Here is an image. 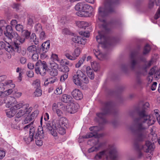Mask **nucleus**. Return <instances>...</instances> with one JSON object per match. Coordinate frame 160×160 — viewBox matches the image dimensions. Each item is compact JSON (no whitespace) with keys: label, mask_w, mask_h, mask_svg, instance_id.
Wrapping results in <instances>:
<instances>
[{"label":"nucleus","mask_w":160,"mask_h":160,"mask_svg":"<svg viewBox=\"0 0 160 160\" xmlns=\"http://www.w3.org/2000/svg\"><path fill=\"white\" fill-rule=\"evenodd\" d=\"M130 60L129 63V67L132 70L134 71L141 61L144 60L142 56H138L135 52H132L130 55Z\"/></svg>","instance_id":"nucleus-9"},{"label":"nucleus","mask_w":160,"mask_h":160,"mask_svg":"<svg viewBox=\"0 0 160 160\" xmlns=\"http://www.w3.org/2000/svg\"><path fill=\"white\" fill-rule=\"evenodd\" d=\"M50 45L48 41L45 42L37 49V52L39 53L41 59H44L47 57V52L50 48Z\"/></svg>","instance_id":"nucleus-13"},{"label":"nucleus","mask_w":160,"mask_h":160,"mask_svg":"<svg viewBox=\"0 0 160 160\" xmlns=\"http://www.w3.org/2000/svg\"><path fill=\"white\" fill-rule=\"evenodd\" d=\"M58 79L54 77L53 78H46L45 80L44 85L45 86H47L49 83H53L54 82L57 81Z\"/></svg>","instance_id":"nucleus-28"},{"label":"nucleus","mask_w":160,"mask_h":160,"mask_svg":"<svg viewBox=\"0 0 160 160\" xmlns=\"http://www.w3.org/2000/svg\"><path fill=\"white\" fill-rule=\"evenodd\" d=\"M45 127V126H44ZM46 128L48 130L53 136H57V131L60 134L63 135L66 132L65 128L66 127H57L55 122L46 123L45 126Z\"/></svg>","instance_id":"nucleus-8"},{"label":"nucleus","mask_w":160,"mask_h":160,"mask_svg":"<svg viewBox=\"0 0 160 160\" xmlns=\"http://www.w3.org/2000/svg\"><path fill=\"white\" fill-rule=\"evenodd\" d=\"M12 89H9L8 90L2 92V96H8L11 94L12 93Z\"/></svg>","instance_id":"nucleus-45"},{"label":"nucleus","mask_w":160,"mask_h":160,"mask_svg":"<svg viewBox=\"0 0 160 160\" xmlns=\"http://www.w3.org/2000/svg\"><path fill=\"white\" fill-rule=\"evenodd\" d=\"M51 58L54 61H59V58L58 56L55 54H52L51 56Z\"/></svg>","instance_id":"nucleus-51"},{"label":"nucleus","mask_w":160,"mask_h":160,"mask_svg":"<svg viewBox=\"0 0 160 160\" xmlns=\"http://www.w3.org/2000/svg\"><path fill=\"white\" fill-rule=\"evenodd\" d=\"M50 67L51 69H58V65L53 61H51L49 62Z\"/></svg>","instance_id":"nucleus-39"},{"label":"nucleus","mask_w":160,"mask_h":160,"mask_svg":"<svg viewBox=\"0 0 160 160\" xmlns=\"http://www.w3.org/2000/svg\"><path fill=\"white\" fill-rule=\"evenodd\" d=\"M150 49L151 48L150 46L148 44H147L144 47L143 54L144 55H146L149 52Z\"/></svg>","instance_id":"nucleus-38"},{"label":"nucleus","mask_w":160,"mask_h":160,"mask_svg":"<svg viewBox=\"0 0 160 160\" xmlns=\"http://www.w3.org/2000/svg\"><path fill=\"white\" fill-rule=\"evenodd\" d=\"M25 41V38H24L18 37L14 43L10 45L8 43L5 47V50L8 52L13 53V52H16L18 53L21 52V54L24 56L26 53V50L25 48L21 49L20 45L23 43Z\"/></svg>","instance_id":"nucleus-5"},{"label":"nucleus","mask_w":160,"mask_h":160,"mask_svg":"<svg viewBox=\"0 0 160 160\" xmlns=\"http://www.w3.org/2000/svg\"><path fill=\"white\" fill-rule=\"evenodd\" d=\"M155 1L154 0H150L148 4V8L150 9L152 8L154 6Z\"/></svg>","instance_id":"nucleus-55"},{"label":"nucleus","mask_w":160,"mask_h":160,"mask_svg":"<svg viewBox=\"0 0 160 160\" xmlns=\"http://www.w3.org/2000/svg\"><path fill=\"white\" fill-rule=\"evenodd\" d=\"M72 100V98L71 96L66 94L62 95L61 100L62 102L65 103L71 102Z\"/></svg>","instance_id":"nucleus-24"},{"label":"nucleus","mask_w":160,"mask_h":160,"mask_svg":"<svg viewBox=\"0 0 160 160\" xmlns=\"http://www.w3.org/2000/svg\"><path fill=\"white\" fill-rule=\"evenodd\" d=\"M12 97L10 96L6 97L5 96H1L0 97V103L2 105L3 103L7 102V100H10V98H12Z\"/></svg>","instance_id":"nucleus-30"},{"label":"nucleus","mask_w":160,"mask_h":160,"mask_svg":"<svg viewBox=\"0 0 160 160\" xmlns=\"http://www.w3.org/2000/svg\"><path fill=\"white\" fill-rule=\"evenodd\" d=\"M65 107L66 111L70 113H73L76 112L79 107L78 103L72 102L69 105L65 106Z\"/></svg>","instance_id":"nucleus-18"},{"label":"nucleus","mask_w":160,"mask_h":160,"mask_svg":"<svg viewBox=\"0 0 160 160\" xmlns=\"http://www.w3.org/2000/svg\"><path fill=\"white\" fill-rule=\"evenodd\" d=\"M35 129L32 126L30 128L29 130V136L28 137H25L24 139L27 144L33 140V138H38V137L40 138H43L44 135L43 131V128L39 126L38 128V133L35 132Z\"/></svg>","instance_id":"nucleus-6"},{"label":"nucleus","mask_w":160,"mask_h":160,"mask_svg":"<svg viewBox=\"0 0 160 160\" xmlns=\"http://www.w3.org/2000/svg\"><path fill=\"white\" fill-rule=\"evenodd\" d=\"M93 52L96 57L100 60H102L106 58V55L102 53L98 49H94Z\"/></svg>","instance_id":"nucleus-22"},{"label":"nucleus","mask_w":160,"mask_h":160,"mask_svg":"<svg viewBox=\"0 0 160 160\" xmlns=\"http://www.w3.org/2000/svg\"><path fill=\"white\" fill-rule=\"evenodd\" d=\"M156 67L152 68L150 70L149 72V74L150 75L154 74V77L157 78L159 79L160 78V68L156 69Z\"/></svg>","instance_id":"nucleus-21"},{"label":"nucleus","mask_w":160,"mask_h":160,"mask_svg":"<svg viewBox=\"0 0 160 160\" xmlns=\"http://www.w3.org/2000/svg\"><path fill=\"white\" fill-rule=\"evenodd\" d=\"M152 63V61L150 60L148 62H146L142 67L139 68L138 70L136 72V75L138 76L143 74L144 72L146 71L147 68L150 67Z\"/></svg>","instance_id":"nucleus-19"},{"label":"nucleus","mask_w":160,"mask_h":160,"mask_svg":"<svg viewBox=\"0 0 160 160\" xmlns=\"http://www.w3.org/2000/svg\"><path fill=\"white\" fill-rule=\"evenodd\" d=\"M60 109H61L64 112L66 111L65 106L62 102H58L57 104H53L52 106V111L53 112H55L59 117L63 115L62 112Z\"/></svg>","instance_id":"nucleus-16"},{"label":"nucleus","mask_w":160,"mask_h":160,"mask_svg":"<svg viewBox=\"0 0 160 160\" xmlns=\"http://www.w3.org/2000/svg\"><path fill=\"white\" fill-rule=\"evenodd\" d=\"M157 84V82H156L153 83L151 87V89L152 90L154 91L156 89Z\"/></svg>","instance_id":"nucleus-61"},{"label":"nucleus","mask_w":160,"mask_h":160,"mask_svg":"<svg viewBox=\"0 0 160 160\" xmlns=\"http://www.w3.org/2000/svg\"><path fill=\"white\" fill-rule=\"evenodd\" d=\"M77 26L79 28L85 29L89 26V23L84 21H78L76 22Z\"/></svg>","instance_id":"nucleus-26"},{"label":"nucleus","mask_w":160,"mask_h":160,"mask_svg":"<svg viewBox=\"0 0 160 160\" xmlns=\"http://www.w3.org/2000/svg\"><path fill=\"white\" fill-rule=\"evenodd\" d=\"M86 57V55H84L82 58L80 59L78 62L76 64L75 67L76 68H79L83 63Z\"/></svg>","instance_id":"nucleus-29"},{"label":"nucleus","mask_w":160,"mask_h":160,"mask_svg":"<svg viewBox=\"0 0 160 160\" xmlns=\"http://www.w3.org/2000/svg\"><path fill=\"white\" fill-rule=\"evenodd\" d=\"M28 67L30 69H33L34 68V64L31 63H29L28 65Z\"/></svg>","instance_id":"nucleus-63"},{"label":"nucleus","mask_w":160,"mask_h":160,"mask_svg":"<svg viewBox=\"0 0 160 160\" xmlns=\"http://www.w3.org/2000/svg\"><path fill=\"white\" fill-rule=\"evenodd\" d=\"M32 85L35 88H40V81L39 79H37L33 81L32 84Z\"/></svg>","instance_id":"nucleus-37"},{"label":"nucleus","mask_w":160,"mask_h":160,"mask_svg":"<svg viewBox=\"0 0 160 160\" xmlns=\"http://www.w3.org/2000/svg\"><path fill=\"white\" fill-rule=\"evenodd\" d=\"M68 73H65L61 76L60 80L62 82H64L68 77Z\"/></svg>","instance_id":"nucleus-50"},{"label":"nucleus","mask_w":160,"mask_h":160,"mask_svg":"<svg viewBox=\"0 0 160 160\" xmlns=\"http://www.w3.org/2000/svg\"><path fill=\"white\" fill-rule=\"evenodd\" d=\"M79 34L84 37L74 36L72 38V41L79 44L85 45L86 42V39L85 37H88L89 36V32H88L81 31L79 32Z\"/></svg>","instance_id":"nucleus-11"},{"label":"nucleus","mask_w":160,"mask_h":160,"mask_svg":"<svg viewBox=\"0 0 160 160\" xmlns=\"http://www.w3.org/2000/svg\"><path fill=\"white\" fill-rule=\"evenodd\" d=\"M24 105L22 103H19L15 105L13 108H15L16 109H18L21 108H23Z\"/></svg>","instance_id":"nucleus-47"},{"label":"nucleus","mask_w":160,"mask_h":160,"mask_svg":"<svg viewBox=\"0 0 160 160\" xmlns=\"http://www.w3.org/2000/svg\"><path fill=\"white\" fill-rule=\"evenodd\" d=\"M6 103V107L7 108H9L11 106L12 102L10 100H7V102Z\"/></svg>","instance_id":"nucleus-62"},{"label":"nucleus","mask_w":160,"mask_h":160,"mask_svg":"<svg viewBox=\"0 0 160 160\" xmlns=\"http://www.w3.org/2000/svg\"><path fill=\"white\" fill-rule=\"evenodd\" d=\"M16 30L19 32H22L23 31V27L22 25L18 24H17L15 26Z\"/></svg>","instance_id":"nucleus-44"},{"label":"nucleus","mask_w":160,"mask_h":160,"mask_svg":"<svg viewBox=\"0 0 160 160\" xmlns=\"http://www.w3.org/2000/svg\"><path fill=\"white\" fill-rule=\"evenodd\" d=\"M34 93L35 96L39 97L42 94V91L40 88H37L36 89Z\"/></svg>","instance_id":"nucleus-43"},{"label":"nucleus","mask_w":160,"mask_h":160,"mask_svg":"<svg viewBox=\"0 0 160 160\" xmlns=\"http://www.w3.org/2000/svg\"><path fill=\"white\" fill-rule=\"evenodd\" d=\"M44 118L45 121L48 120L49 119V115L48 114L47 112H46L44 115Z\"/></svg>","instance_id":"nucleus-64"},{"label":"nucleus","mask_w":160,"mask_h":160,"mask_svg":"<svg viewBox=\"0 0 160 160\" xmlns=\"http://www.w3.org/2000/svg\"><path fill=\"white\" fill-rule=\"evenodd\" d=\"M112 103L110 102H105L103 105L101 109V112L97 113V115L98 118L95 120L99 122V126H93L89 128L91 131L93 132L87 133L86 135L83 136V138H88L93 137L94 139L92 140L94 146L88 150L89 153L94 152H97L99 151L103 145V143L99 142L98 138L102 136L101 134H98L97 132L102 129L103 127L102 126L106 123L107 121L106 119V116L108 114L111 113L113 109Z\"/></svg>","instance_id":"nucleus-2"},{"label":"nucleus","mask_w":160,"mask_h":160,"mask_svg":"<svg viewBox=\"0 0 160 160\" xmlns=\"http://www.w3.org/2000/svg\"><path fill=\"white\" fill-rule=\"evenodd\" d=\"M6 114L8 117L10 118L12 117L16 114L15 108H11L9 110H7Z\"/></svg>","instance_id":"nucleus-27"},{"label":"nucleus","mask_w":160,"mask_h":160,"mask_svg":"<svg viewBox=\"0 0 160 160\" xmlns=\"http://www.w3.org/2000/svg\"><path fill=\"white\" fill-rule=\"evenodd\" d=\"M48 68V66L46 62L38 61L36 63L35 69L37 74H40L42 75H44L46 73Z\"/></svg>","instance_id":"nucleus-12"},{"label":"nucleus","mask_w":160,"mask_h":160,"mask_svg":"<svg viewBox=\"0 0 160 160\" xmlns=\"http://www.w3.org/2000/svg\"><path fill=\"white\" fill-rule=\"evenodd\" d=\"M73 97L76 100H80L83 98L82 94L79 89H75L72 92Z\"/></svg>","instance_id":"nucleus-20"},{"label":"nucleus","mask_w":160,"mask_h":160,"mask_svg":"<svg viewBox=\"0 0 160 160\" xmlns=\"http://www.w3.org/2000/svg\"><path fill=\"white\" fill-rule=\"evenodd\" d=\"M29 105L28 104H24L23 108H21L17 111L16 117L19 118L22 117H25L31 111L32 108V107L29 108Z\"/></svg>","instance_id":"nucleus-14"},{"label":"nucleus","mask_w":160,"mask_h":160,"mask_svg":"<svg viewBox=\"0 0 160 160\" xmlns=\"http://www.w3.org/2000/svg\"><path fill=\"white\" fill-rule=\"evenodd\" d=\"M68 121L66 118L64 117H62L60 118L58 121H57L56 124L57 127L62 126L66 127Z\"/></svg>","instance_id":"nucleus-23"},{"label":"nucleus","mask_w":160,"mask_h":160,"mask_svg":"<svg viewBox=\"0 0 160 160\" xmlns=\"http://www.w3.org/2000/svg\"><path fill=\"white\" fill-rule=\"evenodd\" d=\"M38 52H35L33 54L32 56V60L34 61H36L38 60Z\"/></svg>","instance_id":"nucleus-46"},{"label":"nucleus","mask_w":160,"mask_h":160,"mask_svg":"<svg viewBox=\"0 0 160 160\" xmlns=\"http://www.w3.org/2000/svg\"><path fill=\"white\" fill-rule=\"evenodd\" d=\"M36 39V36L35 35V34L34 33H32L31 36V38H30V42H35V44H37V43L35 41V40Z\"/></svg>","instance_id":"nucleus-53"},{"label":"nucleus","mask_w":160,"mask_h":160,"mask_svg":"<svg viewBox=\"0 0 160 160\" xmlns=\"http://www.w3.org/2000/svg\"><path fill=\"white\" fill-rule=\"evenodd\" d=\"M105 157L107 160H117L118 154L116 148L113 145H110L108 147L98 153L94 159L98 160Z\"/></svg>","instance_id":"nucleus-4"},{"label":"nucleus","mask_w":160,"mask_h":160,"mask_svg":"<svg viewBox=\"0 0 160 160\" xmlns=\"http://www.w3.org/2000/svg\"><path fill=\"white\" fill-rule=\"evenodd\" d=\"M91 65L92 68L95 71H97L99 68V64L96 62H91Z\"/></svg>","instance_id":"nucleus-36"},{"label":"nucleus","mask_w":160,"mask_h":160,"mask_svg":"<svg viewBox=\"0 0 160 160\" xmlns=\"http://www.w3.org/2000/svg\"><path fill=\"white\" fill-rule=\"evenodd\" d=\"M13 32L14 33L13 34V36H14L15 37H16V38L18 37H17L18 36L17 33L16 32ZM22 34L23 35V36H21L20 37V38H25V39H28L29 38L30 35V32L28 31L27 30H24L22 32Z\"/></svg>","instance_id":"nucleus-25"},{"label":"nucleus","mask_w":160,"mask_h":160,"mask_svg":"<svg viewBox=\"0 0 160 160\" xmlns=\"http://www.w3.org/2000/svg\"><path fill=\"white\" fill-rule=\"evenodd\" d=\"M38 48H36V46L33 45L27 48V50L29 52L34 53L35 52H37V50Z\"/></svg>","instance_id":"nucleus-35"},{"label":"nucleus","mask_w":160,"mask_h":160,"mask_svg":"<svg viewBox=\"0 0 160 160\" xmlns=\"http://www.w3.org/2000/svg\"><path fill=\"white\" fill-rule=\"evenodd\" d=\"M39 38L41 40H43L46 38V36L45 35L44 31H42L39 33Z\"/></svg>","instance_id":"nucleus-52"},{"label":"nucleus","mask_w":160,"mask_h":160,"mask_svg":"<svg viewBox=\"0 0 160 160\" xmlns=\"http://www.w3.org/2000/svg\"><path fill=\"white\" fill-rule=\"evenodd\" d=\"M34 30L36 33H39L42 30L41 25L40 23H37L34 26Z\"/></svg>","instance_id":"nucleus-31"},{"label":"nucleus","mask_w":160,"mask_h":160,"mask_svg":"<svg viewBox=\"0 0 160 160\" xmlns=\"http://www.w3.org/2000/svg\"><path fill=\"white\" fill-rule=\"evenodd\" d=\"M155 146L153 143L149 141H146L144 145L138 146V150H142L146 153H151L154 150Z\"/></svg>","instance_id":"nucleus-15"},{"label":"nucleus","mask_w":160,"mask_h":160,"mask_svg":"<svg viewBox=\"0 0 160 160\" xmlns=\"http://www.w3.org/2000/svg\"><path fill=\"white\" fill-rule=\"evenodd\" d=\"M39 113V111L38 110H35L34 112L32 113L30 116L32 120L36 118L38 116Z\"/></svg>","instance_id":"nucleus-42"},{"label":"nucleus","mask_w":160,"mask_h":160,"mask_svg":"<svg viewBox=\"0 0 160 160\" xmlns=\"http://www.w3.org/2000/svg\"><path fill=\"white\" fill-rule=\"evenodd\" d=\"M160 17V9L159 8L156 13L155 14L154 16V19H158Z\"/></svg>","instance_id":"nucleus-57"},{"label":"nucleus","mask_w":160,"mask_h":160,"mask_svg":"<svg viewBox=\"0 0 160 160\" xmlns=\"http://www.w3.org/2000/svg\"><path fill=\"white\" fill-rule=\"evenodd\" d=\"M149 103L146 102L143 104L142 109L138 112V117L134 120V127L130 128L131 131L133 133L136 140L142 142L146 139L148 137L147 129L149 127L154 124L155 118L152 115H148L146 109L149 107Z\"/></svg>","instance_id":"nucleus-1"},{"label":"nucleus","mask_w":160,"mask_h":160,"mask_svg":"<svg viewBox=\"0 0 160 160\" xmlns=\"http://www.w3.org/2000/svg\"><path fill=\"white\" fill-rule=\"evenodd\" d=\"M85 70H86L88 77L91 79H94V74L92 70L91 69L90 67L84 66L82 68V71L78 70L76 73L74 74L73 77V81L77 85L81 86L82 82L86 83L89 82L88 78L84 73Z\"/></svg>","instance_id":"nucleus-3"},{"label":"nucleus","mask_w":160,"mask_h":160,"mask_svg":"<svg viewBox=\"0 0 160 160\" xmlns=\"http://www.w3.org/2000/svg\"><path fill=\"white\" fill-rule=\"evenodd\" d=\"M26 117L22 121V123L23 124H25L29 123L32 120V119L30 116L27 115Z\"/></svg>","instance_id":"nucleus-34"},{"label":"nucleus","mask_w":160,"mask_h":160,"mask_svg":"<svg viewBox=\"0 0 160 160\" xmlns=\"http://www.w3.org/2000/svg\"><path fill=\"white\" fill-rule=\"evenodd\" d=\"M21 70V69L20 68H18L16 69V72H19V76L18 77V78L19 80L20 81H21L22 80V74L21 72H20Z\"/></svg>","instance_id":"nucleus-58"},{"label":"nucleus","mask_w":160,"mask_h":160,"mask_svg":"<svg viewBox=\"0 0 160 160\" xmlns=\"http://www.w3.org/2000/svg\"><path fill=\"white\" fill-rule=\"evenodd\" d=\"M60 71L65 73H68L69 71V68L67 66L64 65L60 68Z\"/></svg>","instance_id":"nucleus-40"},{"label":"nucleus","mask_w":160,"mask_h":160,"mask_svg":"<svg viewBox=\"0 0 160 160\" xmlns=\"http://www.w3.org/2000/svg\"><path fill=\"white\" fill-rule=\"evenodd\" d=\"M4 34L10 40L9 42L11 40L12 38L13 37V34L14 33L12 27L9 25H7L4 21L0 22V36L2 33L3 31L5 29Z\"/></svg>","instance_id":"nucleus-10"},{"label":"nucleus","mask_w":160,"mask_h":160,"mask_svg":"<svg viewBox=\"0 0 160 160\" xmlns=\"http://www.w3.org/2000/svg\"><path fill=\"white\" fill-rule=\"evenodd\" d=\"M26 74L27 76L30 78H32L34 76V73L32 70L28 71L27 72Z\"/></svg>","instance_id":"nucleus-54"},{"label":"nucleus","mask_w":160,"mask_h":160,"mask_svg":"<svg viewBox=\"0 0 160 160\" xmlns=\"http://www.w3.org/2000/svg\"><path fill=\"white\" fill-rule=\"evenodd\" d=\"M140 151L138 152L137 157L138 159H141L142 158H144V155L143 153L141 152L140 150H139Z\"/></svg>","instance_id":"nucleus-56"},{"label":"nucleus","mask_w":160,"mask_h":160,"mask_svg":"<svg viewBox=\"0 0 160 160\" xmlns=\"http://www.w3.org/2000/svg\"><path fill=\"white\" fill-rule=\"evenodd\" d=\"M5 155V152L3 150H0V160L2 159Z\"/></svg>","instance_id":"nucleus-60"},{"label":"nucleus","mask_w":160,"mask_h":160,"mask_svg":"<svg viewBox=\"0 0 160 160\" xmlns=\"http://www.w3.org/2000/svg\"><path fill=\"white\" fill-rule=\"evenodd\" d=\"M20 61L21 64H24L26 62L27 59L24 57H22L20 58Z\"/></svg>","instance_id":"nucleus-59"},{"label":"nucleus","mask_w":160,"mask_h":160,"mask_svg":"<svg viewBox=\"0 0 160 160\" xmlns=\"http://www.w3.org/2000/svg\"><path fill=\"white\" fill-rule=\"evenodd\" d=\"M92 7L84 2L78 3L75 7V9L79 12H77V15L81 17H88L89 16V12L87 11Z\"/></svg>","instance_id":"nucleus-7"},{"label":"nucleus","mask_w":160,"mask_h":160,"mask_svg":"<svg viewBox=\"0 0 160 160\" xmlns=\"http://www.w3.org/2000/svg\"><path fill=\"white\" fill-rule=\"evenodd\" d=\"M81 51L82 50L80 48H77L74 50L72 55L68 53H66L65 54V55L68 59L71 60H74L76 59L79 56Z\"/></svg>","instance_id":"nucleus-17"},{"label":"nucleus","mask_w":160,"mask_h":160,"mask_svg":"<svg viewBox=\"0 0 160 160\" xmlns=\"http://www.w3.org/2000/svg\"><path fill=\"white\" fill-rule=\"evenodd\" d=\"M62 88L61 87H59L57 88L54 92L55 94L58 95L62 93Z\"/></svg>","instance_id":"nucleus-49"},{"label":"nucleus","mask_w":160,"mask_h":160,"mask_svg":"<svg viewBox=\"0 0 160 160\" xmlns=\"http://www.w3.org/2000/svg\"><path fill=\"white\" fill-rule=\"evenodd\" d=\"M12 81L11 80H9L5 81L4 83V87L5 88V86H8V88L9 87L11 88H13L15 87V85L14 84L12 83Z\"/></svg>","instance_id":"nucleus-32"},{"label":"nucleus","mask_w":160,"mask_h":160,"mask_svg":"<svg viewBox=\"0 0 160 160\" xmlns=\"http://www.w3.org/2000/svg\"><path fill=\"white\" fill-rule=\"evenodd\" d=\"M49 73L51 76L55 77L58 74V69H51L49 70Z\"/></svg>","instance_id":"nucleus-33"},{"label":"nucleus","mask_w":160,"mask_h":160,"mask_svg":"<svg viewBox=\"0 0 160 160\" xmlns=\"http://www.w3.org/2000/svg\"><path fill=\"white\" fill-rule=\"evenodd\" d=\"M37 140H36V144L38 146H41L42 144V141L41 140L42 138H40L38 137V138H36Z\"/></svg>","instance_id":"nucleus-48"},{"label":"nucleus","mask_w":160,"mask_h":160,"mask_svg":"<svg viewBox=\"0 0 160 160\" xmlns=\"http://www.w3.org/2000/svg\"><path fill=\"white\" fill-rule=\"evenodd\" d=\"M35 21V18L34 17H29L28 19V24L30 25H32Z\"/></svg>","instance_id":"nucleus-41"}]
</instances>
